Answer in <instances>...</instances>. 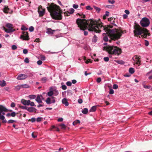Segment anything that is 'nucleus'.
<instances>
[{
  "label": "nucleus",
  "mask_w": 152,
  "mask_h": 152,
  "mask_svg": "<svg viewBox=\"0 0 152 152\" xmlns=\"http://www.w3.org/2000/svg\"><path fill=\"white\" fill-rule=\"evenodd\" d=\"M94 8L95 10H96L98 12H99L100 11V9L98 7H96V6H94Z\"/></svg>",
  "instance_id": "36"
},
{
  "label": "nucleus",
  "mask_w": 152,
  "mask_h": 152,
  "mask_svg": "<svg viewBox=\"0 0 152 152\" xmlns=\"http://www.w3.org/2000/svg\"><path fill=\"white\" fill-rule=\"evenodd\" d=\"M108 2L111 4H113L115 3L114 0H108Z\"/></svg>",
  "instance_id": "42"
},
{
  "label": "nucleus",
  "mask_w": 152,
  "mask_h": 152,
  "mask_svg": "<svg viewBox=\"0 0 152 152\" xmlns=\"http://www.w3.org/2000/svg\"><path fill=\"white\" fill-rule=\"evenodd\" d=\"M143 87L144 88H146V89H149L151 87V86H148L144 85H143Z\"/></svg>",
  "instance_id": "44"
},
{
  "label": "nucleus",
  "mask_w": 152,
  "mask_h": 152,
  "mask_svg": "<svg viewBox=\"0 0 152 152\" xmlns=\"http://www.w3.org/2000/svg\"><path fill=\"white\" fill-rule=\"evenodd\" d=\"M78 102L79 104H81L83 102V100L82 99H78Z\"/></svg>",
  "instance_id": "62"
},
{
  "label": "nucleus",
  "mask_w": 152,
  "mask_h": 152,
  "mask_svg": "<svg viewBox=\"0 0 152 152\" xmlns=\"http://www.w3.org/2000/svg\"><path fill=\"white\" fill-rule=\"evenodd\" d=\"M53 94V92L52 91H50L48 92L47 93V95L48 96H51Z\"/></svg>",
  "instance_id": "32"
},
{
  "label": "nucleus",
  "mask_w": 152,
  "mask_h": 152,
  "mask_svg": "<svg viewBox=\"0 0 152 152\" xmlns=\"http://www.w3.org/2000/svg\"><path fill=\"white\" fill-rule=\"evenodd\" d=\"M108 53L110 55H119L121 53V48L113 46H108L104 47Z\"/></svg>",
  "instance_id": "4"
},
{
  "label": "nucleus",
  "mask_w": 152,
  "mask_h": 152,
  "mask_svg": "<svg viewBox=\"0 0 152 152\" xmlns=\"http://www.w3.org/2000/svg\"><path fill=\"white\" fill-rule=\"evenodd\" d=\"M134 60L136 64L138 65V66H139L140 64V58L139 57H138L137 56H136Z\"/></svg>",
  "instance_id": "13"
},
{
  "label": "nucleus",
  "mask_w": 152,
  "mask_h": 152,
  "mask_svg": "<svg viewBox=\"0 0 152 152\" xmlns=\"http://www.w3.org/2000/svg\"><path fill=\"white\" fill-rule=\"evenodd\" d=\"M21 88H22L21 85L17 86H16L15 88V89L16 91H19Z\"/></svg>",
  "instance_id": "35"
},
{
  "label": "nucleus",
  "mask_w": 152,
  "mask_h": 152,
  "mask_svg": "<svg viewBox=\"0 0 152 152\" xmlns=\"http://www.w3.org/2000/svg\"><path fill=\"white\" fill-rule=\"evenodd\" d=\"M6 26L9 28L13 29V25L10 23H7L6 24Z\"/></svg>",
  "instance_id": "18"
},
{
  "label": "nucleus",
  "mask_w": 152,
  "mask_h": 152,
  "mask_svg": "<svg viewBox=\"0 0 152 152\" xmlns=\"http://www.w3.org/2000/svg\"><path fill=\"white\" fill-rule=\"evenodd\" d=\"M15 122V121L12 120H10L8 121L7 123L9 124Z\"/></svg>",
  "instance_id": "49"
},
{
  "label": "nucleus",
  "mask_w": 152,
  "mask_h": 152,
  "mask_svg": "<svg viewBox=\"0 0 152 152\" xmlns=\"http://www.w3.org/2000/svg\"><path fill=\"white\" fill-rule=\"evenodd\" d=\"M21 29L23 31H26L28 29V28L24 25H22L21 28Z\"/></svg>",
  "instance_id": "26"
},
{
  "label": "nucleus",
  "mask_w": 152,
  "mask_h": 152,
  "mask_svg": "<svg viewBox=\"0 0 152 152\" xmlns=\"http://www.w3.org/2000/svg\"><path fill=\"white\" fill-rule=\"evenodd\" d=\"M86 9L87 10H91L92 9V8L90 6H87L86 7Z\"/></svg>",
  "instance_id": "47"
},
{
  "label": "nucleus",
  "mask_w": 152,
  "mask_h": 152,
  "mask_svg": "<svg viewBox=\"0 0 152 152\" xmlns=\"http://www.w3.org/2000/svg\"><path fill=\"white\" fill-rule=\"evenodd\" d=\"M17 48V47L15 45H13L12 46V49L13 50H15Z\"/></svg>",
  "instance_id": "45"
},
{
  "label": "nucleus",
  "mask_w": 152,
  "mask_h": 152,
  "mask_svg": "<svg viewBox=\"0 0 152 152\" xmlns=\"http://www.w3.org/2000/svg\"><path fill=\"white\" fill-rule=\"evenodd\" d=\"M47 80V79L46 77H43L41 79V81L42 83H45Z\"/></svg>",
  "instance_id": "31"
},
{
  "label": "nucleus",
  "mask_w": 152,
  "mask_h": 152,
  "mask_svg": "<svg viewBox=\"0 0 152 152\" xmlns=\"http://www.w3.org/2000/svg\"><path fill=\"white\" fill-rule=\"evenodd\" d=\"M77 14L79 16L81 17V18H85V15H83L82 13H78Z\"/></svg>",
  "instance_id": "33"
},
{
  "label": "nucleus",
  "mask_w": 152,
  "mask_h": 152,
  "mask_svg": "<svg viewBox=\"0 0 152 152\" xmlns=\"http://www.w3.org/2000/svg\"><path fill=\"white\" fill-rule=\"evenodd\" d=\"M37 63L38 65H40L42 64V62L41 60H39L37 61Z\"/></svg>",
  "instance_id": "51"
},
{
  "label": "nucleus",
  "mask_w": 152,
  "mask_h": 152,
  "mask_svg": "<svg viewBox=\"0 0 152 152\" xmlns=\"http://www.w3.org/2000/svg\"><path fill=\"white\" fill-rule=\"evenodd\" d=\"M64 14L65 16H69L70 15L68 11L65 12Z\"/></svg>",
  "instance_id": "40"
},
{
  "label": "nucleus",
  "mask_w": 152,
  "mask_h": 152,
  "mask_svg": "<svg viewBox=\"0 0 152 152\" xmlns=\"http://www.w3.org/2000/svg\"><path fill=\"white\" fill-rule=\"evenodd\" d=\"M112 20H113V18H108V21H110L111 23H112V25H110L109 26H105L104 27L106 26V27H107L111 25V26H112V27H113V25L115 26V24L113 23V21H112Z\"/></svg>",
  "instance_id": "19"
},
{
  "label": "nucleus",
  "mask_w": 152,
  "mask_h": 152,
  "mask_svg": "<svg viewBox=\"0 0 152 152\" xmlns=\"http://www.w3.org/2000/svg\"><path fill=\"white\" fill-rule=\"evenodd\" d=\"M40 59L42 61H44L45 60V57L44 56H42L41 57Z\"/></svg>",
  "instance_id": "58"
},
{
  "label": "nucleus",
  "mask_w": 152,
  "mask_h": 152,
  "mask_svg": "<svg viewBox=\"0 0 152 152\" xmlns=\"http://www.w3.org/2000/svg\"><path fill=\"white\" fill-rule=\"evenodd\" d=\"M28 98L30 99H34L36 97V96L35 95H30L28 96Z\"/></svg>",
  "instance_id": "28"
},
{
  "label": "nucleus",
  "mask_w": 152,
  "mask_h": 152,
  "mask_svg": "<svg viewBox=\"0 0 152 152\" xmlns=\"http://www.w3.org/2000/svg\"><path fill=\"white\" fill-rule=\"evenodd\" d=\"M42 120V118L41 117H38L37 119V122H40Z\"/></svg>",
  "instance_id": "61"
},
{
  "label": "nucleus",
  "mask_w": 152,
  "mask_h": 152,
  "mask_svg": "<svg viewBox=\"0 0 152 152\" xmlns=\"http://www.w3.org/2000/svg\"><path fill=\"white\" fill-rule=\"evenodd\" d=\"M104 60L106 62L108 61L109 60V58L108 57H105L104 58Z\"/></svg>",
  "instance_id": "55"
},
{
  "label": "nucleus",
  "mask_w": 152,
  "mask_h": 152,
  "mask_svg": "<svg viewBox=\"0 0 152 152\" xmlns=\"http://www.w3.org/2000/svg\"><path fill=\"white\" fill-rule=\"evenodd\" d=\"M7 111V109L4 107L2 105H0V119L2 120V123H6L7 121L5 120V117L4 115H5V112Z\"/></svg>",
  "instance_id": "5"
},
{
  "label": "nucleus",
  "mask_w": 152,
  "mask_h": 152,
  "mask_svg": "<svg viewBox=\"0 0 152 152\" xmlns=\"http://www.w3.org/2000/svg\"><path fill=\"white\" fill-rule=\"evenodd\" d=\"M114 93V91L113 89H110V90L109 93L110 94H113Z\"/></svg>",
  "instance_id": "56"
},
{
  "label": "nucleus",
  "mask_w": 152,
  "mask_h": 152,
  "mask_svg": "<svg viewBox=\"0 0 152 152\" xmlns=\"http://www.w3.org/2000/svg\"><path fill=\"white\" fill-rule=\"evenodd\" d=\"M97 40V37L96 35H94L92 39V41L93 42H96Z\"/></svg>",
  "instance_id": "23"
},
{
  "label": "nucleus",
  "mask_w": 152,
  "mask_h": 152,
  "mask_svg": "<svg viewBox=\"0 0 152 152\" xmlns=\"http://www.w3.org/2000/svg\"><path fill=\"white\" fill-rule=\"evenodd\" d=\"M15 105V104L14 102H12L11 104V107H14Z\"/></svg>",
  "instance_id": "59"
},
{
  "label": "nucleus",
  "mask_w": 152,
  "mask_h": 152,
  "mask_svg": "<svg viewBox=\"0 0 152 152\" xmlns=\"http://www.w3.org/2000/svg\"><path fill=\"white\" fill-rule=\"evenodd\" d=\"M24 61L25 63H28L29 62V60L28 58H25Z\"/></svg>",
  "instance_id": "57"
},
{
  "label": "nucleus",
  "mask_w": 152,
  "mask_h": 152,
  "mask_svg": "<svg viewBox=\"0 0 152 152\" xmlns=\"http://www.w3.org/2000/svg\"><path fill=\"white\" fill-rule=\"evenodd\" d=\"M96 106H94L92 107L91 108L90 110V112H94L96 110Z\"/></svg>",
  "instance_id": "25"
},
{
  "label": "nucleus",
  "mask_w": 152,
  "mask_h": 152,
  "mask_svg": "<svg viewBox=\"0 0 152 152\" xmlns=\"http://www.w3.org/2000/svg\"><path fill=\"white\" fill-rule=\"evenodd\" d=\"M76 23L81 30H84L88 28L89 31L96 33H99L102 31L105 32L106 33H103L104 36L103 39L106 42L108 40L107 36H109L113 40H117L120 38L123 33L121 30L116 28L111 29V28H112L111 25L107 27H104L102 23H100L93 20H87L85 19L78 18Z\"/></svg>",
  "instance_id": "1"
},
{
  "label": "nucleus",
  "mask_w": 152,
  "mask_h": 152,
  "mask_svg": "<svg viewBox=\"0 0 152 152\" xmlns=\"http://www.w3.org/2000/svg\"><path fill=\"white\" fill-rule=\"evenodd\" d=\"M20 107L23 110H27L28 107L26 106H21Z\"/></svg>",
  "instance_id": "43"
},
{
  "label": "nucleus",
  "mask_w": 152,
  "mask_h": 152,
  "mask_svg": "<svg viewBox=\"0 0 152 152\" xmlns=\"http://www.w3.org/2000/svg\"><path fill=\"white\" fill-rule=\"evenodd\" d=\"M73 7L75 9H77L78 7V5H77L76 4H73Z\"/></svg>",
  "instance_id": "48"
},
{
  "label": "nucleus",
  "mask_w": 152,
  "mask_h": 152,
  "mask_svg": "<svg viewBox=\"0 0 152 152\" xmlns=\"http://www.w3.org/2000/svg\"><path fill=\"white\" fill-rule=\"evenodd\" d=\"M23 34L21 35L20 37V39L22 40H28L29 38L28 35V33L27 32H22Z\"/></svg>",
  "instance_id": "9"
},
{
  "label": "nucleus",
  "mask_w": 152,
  "mask_h": 152,
  "mask_svg": "<svg viewBox=\"0 0 152 152\" xmlns=\"http://www.w3.org/2000/svg\"><path fill=\"white\" fill-rule=\"evenodd\" d=\"M4 30L7 33H10L12 32H13L15 31V30L14 29H10V28H4Z\"/></svg>",
  "instance_id": "16"
},
{
  "label": "nucleus",
  "mask_w": 152,
  "mask_h": 152,
  "mask_svg": "<svg viewBox=\"0 0 152 152\" xmlns=\"http://www.w3.org/2000/svg\"><path fill=\"white\" fill-rule=\"evenodd\" d=\"M42 99H43L42 96V95H38L35 100L38 103L40 104L42 102Z\"/></svg>",
  "instance_id": "10"
},
{
  "label": "nucleus",
  "mask_w": 152,
  "mask_h": 152,
  "mask_svg": "<svg viewBox=\"0 0 152 152\" xmlns=\"http://www.w3.org/2000/svg\"><path fill=\"white\" fill-rule=\"evenodd\" d=\"M28 51L26 49H24L23 50V53L25 54H26L28 53Z\"/></svg>",
  "instance_id": "52"
},
{
  "label": "nucleus",
  "mask_w": 152,
  "mask_h": 152,
  "mask_svg": "<svg viewBox=\"0 0 152 152\" xmlns=\"http://www.w3.org/2000/svg\"><path fill=\"white\" fill-rule=\"evenodd\" d=\"M6 83L5 81L3 80L2 81H0V86L1 87H4L6 85Z\"/></svg>",
  "instance_id": "20"
},
{
  "label": "nucleus",
  "mask_w": 152,
  "mask_h": 152,
  "mask_svg": "<svg viewBox=\"0 0 152 152\" xmlns=\"http://www.w3.org/2000/svg\"><path fill=\"white\" fill-rule=\"evenodd\" d=\"M101 81V79L100 77H98L96 80V82L98 83H100Z\"/></svg>",
  "instance_id": "53"
},
{
  "label": "nucleus",
  "mask_w": 152,
  "mask_h": 152,
  "mask_svg": "<svg viewBox=\"0 0 152 152\" xmlns=\"http://www.w3.org/2000/svg\"><path fill=\"white\" fill-rule=\"evenodd\" d=\"M21 86L22 88H28L30 87V86L27 84L21 85Z\"/></svg>",
  "instance_id": "22"
},
{
  "label": "nucleus",
  "mask_w": 152,
  "mask_h": 152,
  "mask_svg": "<svg viewBox=\"0 0 152 152\" xmlns=\"http://www.w3.org/2000/svg\"><path fill=\"white\" fill-rule=\"evenodd\" d=\"M80 121L79 120H77L73 122V125H75L78 124H80Z\"/></svg>",
  "instance_id": "30"
},
{
  "label": "nucleus",
  "mask_w": 152,
  "mask_h": 152,
  "mask_svg": "<svg viewBox=\"0 0 152 152\" xmlns=\"http://www.w3.org/2000/svg\"><path fill=\"white\" fill-rule=\"evenodd\" d=\"M63 118H58V119L57 121L58 122H62L63 121Z\"/></svg>",
  "instance_id": "64"
},
{
  "label": "nucleus",
  "mask_w": 152,
  "mask_h": 152,
  "mask_svg": "<svg viewBox=\"0 0 152 152\" xmlns=\"http://www.w3.org/2000/svg\"><path fill=\"white\" fill-rule=\"evenodd\" d=\"M11 116L12 117H15V116L16 113L15 112H13L11 113Z\"/></svg>",
  "instance_id": "54"
},
{
  "label": "nucleus",
  "mask_w": 152,
  "mask_h": 152,
  "mask_svg": "<svg viewBox=\"0 0 152 152\" xmlns=\"http://www.w3.org/2000/svg\"><path fill=\"white\" fill-rule=\"evenodd\" d=\"M66 84L68 86H70L72 85V83L70 81H68L66 82Z\"/></svg>",
  "instance_id": "50"
},
{
  "label": "nucleus",
  "mask_w": 152,
  "mask_h": 152,
  "mask_svg": "<svg viewBox=\"0 0 152 152\" xmlns=\"http://www.w3.org/2000/svg\"><path fill=\"white\" fill-rule=\"evenodd\" d=\"M45 9L43 8L40 5L38 8V12L39 14V16L40 17L43 16L45 14Z\"/></svg>",
  "instance_id": "8"
},
{
  "label": "nucleus",
  "mask_w": 152,
  "mask_h": 152,
  "mask_svg": "<svg viewBox=\"0 0 152 152\" xmlns=\"http://www.w3.org/2000/svg\"><path fill=\"white\" fill-rule=\"evenodd\" d=\"M4 12L6 13H12V11L8 7L5 6L3 10Z\"/></svg>",
  "instance_id": "12"
},
{
  "label": "nucleus",
  "mask_w": 152,
  "mask_h": 152,
  "mask_svg": "<svg viewBox=\"0 0 152 152\" xmlns=\"http://www.w3.org/2000/svg\"><path fill=\"white\" fill-rule=\"evenodd\" d=\"M75 11V10L73 8H71L69 10V12L70 14H72Z\"/></svg>",
  "instance_id": "34"
},
{
  "label": "nucleus",
  "mask_w": 152,
  "mask_h": 152,
  "mask_svg": "<svg viewBox=\"0 0 152 152\" xmlns=\"http://www.w3.org/2000/svg\"><path fill=\"white\" fill-rule=\"evenodd\" d=\"M28 77V75L25 74H21L19 75L17 77L18 80H24Z\"/></svg>",
  "instance_id": "11"
},
{
  "label": "nucleus",
  "mask_w": 152,
  "mask_h": 152,
  "mask_svg": "<svg viewBox=\"0 0 152 152\" xmlns=\"http://www.w3.org/2000/svg\"><path fill=\"white\" fill-rule=\"evenodd\" d=\"M60 126L61 127L62 129H65L66 128V126L64 124H61L60 125Z\"/></svg>",
  "instance_id": "38"
},
{
  "label": "nucleus",
  "mask_w": 152,
  "mask_h": 152,
  "mask_svg": "<svg viewBox=\"0 0 152 152\" xmlns=\"http://www.w3.org/2000/svg\"><path fill=\"white\" fill-rule=\"evenodd\" d=\"M150 23L149 20L147 18H143L140 21L141 25L143 27H148Z\"/></svg>",
  "instance_id": "6"
},
{
  "label": "nucleus",
  "mask_w": 152,
  "mask_h": 152,
  "mask_svg": "<svg viewBox=\"0 0 152 152\" xmlns=\"http://www.w3.org/2000/svg\"><path fill=\"white\" fill-rule=\"evenodd\" d=\"M54 32V30H52L51 28H48L47 30V33L48 34H53Z\"/></svg>",
  "instance_id": "17"
},
{
  "label": "nucleus",
  "mask_w": 152,
  "mask_h": 152,
  "mask_svg": "<svg viewBox=\"0 0 152 152\" xmlns=\"http://www.w3.org/2000/svg\"><path fill=\"white\" fill-rule=\"evenodd\" d=\"M47 8L53 19L56 20L62 19V12L59 6L53 3L50 4H48Z\"/></svg>",
  "instance_id": "2"
},
{
  "label": "nucleus",
  "mask_w": 152,
  "mask_h": 152,
  "mask_svg": "<svg viewBox=\"0 0 152 152\" xmlns=\"http://www.w3.org/2000/svg\"><path fill=\"white\" fill-rule=\"evenodd\" d=\"M21 102L23 104L25 105H30L31 107L34 106H36L34 103L33 102H31L30 100H27L25 99H23L21 100Z\"/></svg>",
  "instance_id": "7"
},
{
  "label": "nucleus",
  "mask_w": 152,
  "mask_h": 152,
  "mask_svg": "<svg viewBox=\"0 0 152 152\" xmlns=\"http://www.w3.org/2000/svg\"><path fill=\"white\" fill-rule=\"evenodd\" d=\"M118 88V86L117 84H114L113 85V88L114 89H116Z\"/></svg>",
  "instance_id": "41"
},
{
  "label": "nucleus",
  "mask_w": 152,
  "mask_h": 152,
  "mask_svg": "<svg viewBox=\"0 0 152 152\" xmlns=\"http://www.w3.org/2000/svg\"><path fill=\"white\" fill-rule=\"evenodd\" d=\"M88 112V110L87 108H85L82 110V112L84 114H86Z\"/></svg>",
  "instance_id": "21"
},
{
  "label": "nucleus",
  "mask_w": 152,
  "mask_h": 152,
  "mask_svg": "<svg viewBox=\"0 0 152 152\" xmlns=\"http://www.w3.org/2000/svg\"><path fill=\"white\" fill-rule=\"evenodd\" d=\"M124 12L126 15H129L130 13L129 11L128 10H125Z\"/></svg>",
  "instance_id": "63"
},
{
  "label": "nucleus",
  "mask_w": 152,
  "mask_h": 152,
  "mask_svg": "<svg viewBox=\"0 0 152 152\" xmlns=\"http://www.w3.org/2000/svg\"><path fill=\"white\" fill-rule=\"evenodd\" d=\"M28 77H32L33 76V74L32 73H29L28 74Z\"/></svg>",
  "instance_id": "60"
},
{
  "label": "nucleus",
  "mask_w": 152,
  "mask_h": 152,
  "mask_svg": "<svg viewBox=\"0 0 152 152\" xmlns=\"http://www.w3.org/2000/svg\"><path fill=\"white\" fill-rule=\"evenodd\" d=\"M129 72L131 74L134 73V69L133 68H130L129 69Z\"/></svg>",
  "instance_id": "29"
},
{
  "label": "nucleus",
  "mask_w": 152,
  "mask_h": 152,
  "mask_svg": "<svg viewBox=\"0 0 152 152\" xmlns=\"http://www.w3.org/2000/svg\"><path fill=\"white\" fill-rule=\"evenodd\" d=\"M147 29L142 28L138 25L136 24L134 26L133 32L135 36L143 34L142 36L143 37L146 38L150 35Z\"/></svg>",
  "instance_id": "3"
},
{
  "label": "nucleus",
  "mask_w": 152,
  "mask_h": 152,
  "mask_svg": "<svg viewBox=\"0 0 152 152\" xmlns=\"http://www.w3.org/2000/svg\"><path fill=\"white\" fill-rule=\"evenodd\" d=\"M115 61L117 63L119 64H122L124 63V62L122 60H116Z\"/></svg>",
  "instance_id": "27"
},
{
  "label": "nucleus",
  "mask_w": 152,
  "mask_h": 152,
  "mask_svg": "<svg viewBox=\"0 0 152 152\" xmlns=\"http://www.w3.org/2000/svg\"><path fill=\"white\" fill-rule=\"evenodd\" d=\"M27 110L30 112H35L37 110L33 107H28Z\"/></svg>",
  "instance_id": "15"
},
{
  "label": "nucleus",
  "mask_w": 152,
  "mask_h": 152,
  "mask_svg": "<svg viewBox=\"0 0 152 152\" xmlns=\"http://www.w3.org/2000/svg\"><path fill=\"white\" fill-rule=\"evenodd\" d=\"M62 104H64L65 106H67L69 105V103L67 99L66 98H64L62 101Z\"/></svg>",
  "instance_id": "14"
},
{
  "label": "nucleus",
  "mask_w": 152,
  "mask_h": 152,
  "mask_svg": "<svg viewBox=\"0 0 152 152\" xmlns=\"http://www.w3.org/2000/svg\"><path fill=\"white\" fill-rule=\"evenodd\" d=\"M46 102L48 104H51V102L50 98L49 97L47 98L46 100Z\"/></svg>",
  "instance_id": "24"
},
{
  "label": "nucleus",
  "mask_w": 152,
  "mask_h": 152,
  "mask_svg": "<svg viewBox=\"0 0 152 152\" xmlns=\"http://www.w3.org/2000/svg\"><path fill=\"white\" fill-rule=\"evenodd\" d=\"M31 135L32 137L34 138H35L37 137V134H36V133L34 132H32L31 134Z\"/></svg>",
  "instance_id": "37"
},
{
  "label": "nucleus",
  "mask_w": 152,
  "mask_h": 152,
  "mask_svg": "<svg viewBox=\"0 0 152 152\" xmlns=\"http://www.w3.org/2000/svg\"><path fill=\"white\" fill-rule=\"evenodd\" d=\"M61 88L64 90L66 89L67 87L65 85H63L61 86Z\"/></svg>",
  "instance_id": "46"
},
{
  "label": "nucleus",
  "mask_w": 152,
  "mask_h": 152,
  "mask_svg": "<svg viewBox=\"0 0 152 152\" xmlns=\"http://www.w3.org/2000/svg\"><path fill=\"white\" fill-rule=\"evenodd\" d=\"M34 28L32 26H30L29 28V30L31 32H32L34 31Z\"/></svg>",
  "instance_id": "39"
}]
</instances>
